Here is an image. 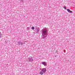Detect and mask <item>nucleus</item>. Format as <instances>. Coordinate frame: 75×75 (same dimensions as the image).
Returning <instances> with one entry per match:
<instances>
[{"label": "nucleus", "mask_w": 75, "mask_h": 75, "mask_svg": "<svg viewBox=\"0 0 75 75\" xmlns=\"http://www.w3.org/2000/svg\"><path fill=\"white\" fill-rule=\"evenodd\" d=\"M42 64L44 65V66H47V63L45 62H42Z\"/></svg>", "instance_id": "obj_2"}, {"label": "nucleus", "mask_w": 75, "mask_h": 75, "mask_svg": "<svg viewBox=\"0 0 75 75\" xmlns=\"http://www.w3.org/2000/svg\"><path fill=\"white\" fill-rule=\"evenodd\" d=\"M44 72H43L41 71H40V75H43V74H44Z\"/></svg>", "instance_id": "obj_5"}, {"label": "nucleus", "mask_w": 75, "mask_h": 75, "mask_svg": "<svg viewBox=\"0 0 75 75\" xmlns=\"http://www.w3.org/2000/svg\"><path fill=\"white\" fill-rule=\"evenodd\" d=\"M42 71L44 72V73H45V72L47 71V69L45 68H43L42 69Z\"/></svg>", "instance_id": "obj_1"}, {"label": "nucleus", "mask_w": 75, "mask_h": 75, "mask_svg": "<svg viewBox=\"0 0 75 75\" xmlns=\"http://www.w3.org/2000/svg\"><path fill=\"white\" fill-rule=\"evenodd\" d=\"M43 33L45 35L47 33V31H46V30H45L44 31H43Z\"/></svg>", "instance_id": "obj_4"}, {"label": "nucleus", "mask_w": 75, "mask_h": 75, "mask_svg": "<svg viewBox=\"0 0 75 75\" xmlns=\"http://www.w3.org/2000/svg\"><path fill=\"white\" fill-rule=\"evenodd\" d=\"M31 59H32V58H28V59L29 62H30V61H31Z\"/></svg>", "instance_id": "obj_6"}, {"label": "nucleus", "mask_w": 75, "mask_h": 75, "mask_svg": "<svg viewBox=\"0 0 75 75\" xmlns=\"http://www.w3.org/2000/svg\"><path fill=\"white\" fill-rule=\"evenodd\" d=\"M1 35H2L1 33V32H0V38H1Z\"/></svg>", "instance_id": "obj_7"}, {"label": "nucleus", "mask_w": 75, "mask_h": 75, "mask_svg": "<svg viewBox=\"0 0 75 75\" xmlns=\"http://www.w3.org/2000/svg\"><path fill=\"white\" fill-rule=\"evenodd\" d=\"M67 11L69 12V13H72V11L70 10L69 9H67Z\"/></svg>", "instance_id": "obj_3"}, {"label": "nucleus", "mask_w": 75, "mask_h": 75, "mask_svg": "<svg viewBox=\"0 0 75 75\" xmlns=\"http://www.w3.org/2000/svg\"><path fill=\"white\" fill-rule=\"evenodd\" d=\"M34 29H35L34 27L33 26L32 27V28H31L32 30H34Z\"/></svg>", "instance_id": "obj_8"}, {"label": "nucleus", "mask_w": 75, "mask_h": 75, "mask_svg": "<svg viewBox=\"0 0 75 75\" xmlns=\"http://www.w3.org/2000/svg\"><path fill=\"white\" fill-rule=\"evenodd\" d=\"M64 8L65 9H66V7H64Z\"/></svg>", "instance_id": "obj_9"}]
</instances>
